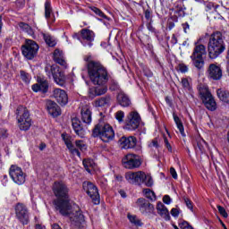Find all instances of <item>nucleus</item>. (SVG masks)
Masks as SVG:
<instances>
[{
    "label": "nucleus",
    "instance_id": "obj_32",
    "mask_svg": "<svg viewBox=\"0 0 229 229\" xmlns=\"http://www.w3.org/2000/svg\"><path fill=\"white\" fill-rule=\"evenodd\" d=\"M181 85L187 92H192V84L191 83L189 78H182Z\"/></svg>",
    "mask_w": 229,
    "mask_h": 229
},
{
    "label": "nucleus",
    "instance_id": "obj_9",
    "mask_svg": "<svg viewBox=\"0 0 229 229\" xmlns=\"http://www.w3.org/2000/svg\"><path fill=\"white\" fill-rule=\"evenodd\" d=\"M140 126V114L137 111H131L127 114L124 122L123 130L135 131Z\"/></svg>",
    "mask_w": 229,
    "mask_h": 229
},
{
    "label": "nucleus",
    "instance_id": "obj_30",
    "mask_svg": "<svg viewBox=\"0 0 229 229\" xmlns=\"http://www.w3.org/2000/svg\"><path fill=\"white\" fill-rule=\"evenodd\" d=\"M217 98L224 103H229V91L226 89H219L216 90Z\"/></svg>",
    "mask_w": 229,
    "mask_h": 229
},
{
    "label": "nucleus",
    "instance_id": "obj_22",
    "mask_svg": "<svg viewBox=\"0 0 229 229\" xmlns=\"http://www.w3.org/2000/svg\"><path fill=\"white\" fill-rule=\"evenodd\" d=\"M81 117L82 123H85L86 124H90V123H92V110L90 109V106H84L81 108Z\"/></svg>",
    "mask_w": 229,
    "mask_h": 229
},
{
    "label": "nucleus",
    "instance_id": "obj_11",
    "mask_svg": "<svg viewBox=\"0 0 229 229\" xmlns=\"http://www.w3.org/2000/svg\"><path fill=\"white\" fill-rule=\"evenodd\" d=\"M83 190L89 196L94 205H99L101 203V198L99 196V191L98 186L91 182H84L82 184Z\"/></svg>",
    "mask_w": 229,
    "mask_h": 229
},
{
    "label": "nucleus",
    "instance_id": "obj_48",
    "mask_svg": "<svg viewBox=\"0 0 229 229\" xmlns=\"http://www.w3.org/2000/svg\"><path fill=\"white\" fill-rule=\"evenodd\" d=\"M184 203H185L186 207L188 208H190V210L193 209L192 201L191 199H189V198H184Z\"/></svg>",
    "mask_w": 229,
    "mask_h": 229
},
{
    "label": "nucleus",
    "instance_id": "obj_52",
    "mask_svg": "<svg viewBox=\"0 0 229 229\" xmlns=\"http://www.w3.org/2000/svg\"><path fill=\"white\" fill-rule=\"evenodd\" d=\"M150 148H158V140L155 139L149 144Z\"/></svg>",
    "mask_w": 229,
    "mask_h": 229
},
{
    "label": "nucleus",
    "instance_id": "obj_38",
    "mask_svg": "<svg viewBox=\"0 0 229 229\" xmlns=\"http://www.w3.org/2000/svg\"><path fill=\"white\" fill-rule=\"evenodd\" d=\"M19 28H21L22 31H25V33H29V35H31V33H33V30L31 29V27L25 22H20Z\"/></svg>",
    "mask_w": 229,
    "mask_h": 229
},
{
    "label": "nucleus",
    "instance_id": "obj_60",
    "mask_svg": "<svg viewBox=\"0 0 229 229\" xmlns=\"http://www.w3.org/2000/svg\"><path fill=\"white\" fill-rule=\"evenodd\" d=\"M122 198H126V193L123 191H120Z\"/></svg>",
    "mask_w": 229,
    "mask_h": 229
},
{
    "label": "nucleus",
    "instance_id": "obj_62",
    "mask_svg": "<svg viewBox=\"0 0 229 229\" xmlns=\"http://www.w3.org/2000/svg\"><path fill=\"white\" fill-rule=\"evenodd\" d=\"M64 143H65L66 146H67V144L71 143V141L69 140V139H64Z\"/></svg>",
    "mask_w": 229,
    "mask_h": 229
},
{
    "label": "nucleus",
    "instance_id": "obj_16",
    "mask_svg": "<svg viewBox=\"0 0 229 229\" xmlns=\"http://www.w3.org/2000/svg\"><path fill=\"white\" fill-rule=\"evenodd\" d=\"M53 97L55 98V101L61 105V106H65L69 103V96L65 90L56 88L53 91Z\"/></svg>",
    "mask_w": 229,
    "mask_h": 229
},
{
    "label": "nucleus",
    "instance_id": "obj_37",
    "mask_svg": "<svg viewBox=\"0 0 229 229\" xmlns=\"http://www.w3.org/2000/svg\"><path fill=\"white\" fill-rule=\"evenodd\" d=\"M52 12H53V9L51 8V2L47 1L45 3V17H46V19H49V17H51Z\"/></svg>",
    "mask_w": 229,
    "mask_h": 229
},
{
    "label": "nucleus",
    "instance_id": "obj_34",
    "mask_svg": "<svg viewBox=\"0 0 229 229\" xmlns=\"http://www.w3.org/2000/svg\"><path fill=\"white\" fill-rule=\"evenodd\" d=\"M66 147L68 148L70 153L73 155V157H79V158L81 157V153H80V150H78V148H74L72 142L67 143Z\"/></svg>",
    "mask_w": 229,
    "mask_h": 229
},
{
    "label": "nucleus",
    "instance_id": "obj_13",
    "mask_svg": "<svg viewBox=\"0 0 229 229\" xmlns=\"http://www.w3.org/2000/svg\"><path fill=\"white\" fill-rule=\"evenodd\" d=\"M9 175L17 185H22L26 182V174L22 172V168L15 165H11Z\"/></svg>",
    "mask_w": 229,
    "mask_h": 229
},
{
    "label": "nucleus",
    "instance_id": "obj_50",
    "mask_svg": "<svg viewBox=\"0 0 229 229\" xmlns=\"http://www.w3.org/2000/svg\"><path fill=\"white\" fill-rule=\"evenodd\" d=\"M180 228L181 229H193L191 227V225H190L187 222H182L180 225H179Z\"/></svg>",
    "mask_w": 229,
    "mask_h": 229
},
{
    "label": "nucleus",
    "instance_id": "obj_20",
    "mask_svg": "<svg viewBox=\"0 0 229 229\" xmlns=\"http://www.w3.org/2000/svg\"><path fill=\"white\" fill-rule=\"evenodd\" d=\"M31 89L33 92H43V94H46L49 90V83H47V81L39 78L38 79V83L33 84Z\"/></svg>",
    "mask_w": 229,
    "mask_h": 229
},
{
    "label": "nucleus",
    "instance_id": "obj_54",
    "mask_svg": "<svg viewBox=\"0 0 229 229\" xmlns=\"http://www.w3.org/2000/svg\"><path fill=\"white\" fill-rule=\"evenodd\" d=\"M182 26L184 33H187V30H190L189 23L188 22L182 23Z\"/></svg>",
    "mask_w": 229,
    "mask_h": 229
},
{
    "label": "nucleus",
    "instance_id": "obj_36",
    "mask_svg": "<svg viewBox=\"0 0 229 229\" xmlns=\"http://www.w3.org/2000/svg\"><path fill=\"white\" fill-rule=\"evenodd\" d=\"M89 10L91 12H93L96 15H98V17H101L102 19H108V16H106L105 13H103V12L96 6H90Z\"/></svg>",
    "mask_w": 229,
    "mask_h": 229
},
{
    "label": "nucleus",
    "instance_id": "obj_45",
    "mask_svg": "<svg viewBox=\"0 0 229 229\" xmlns=\"http://www.w3.org/2000/svg\"><path fill=\"white\" fill-rule=\"evenodd\" d=\"M177 71H180V72L185 74V72H189V66H187L185 64H179L177 66Z\"/></svg>",
    "mask_w": 229,
    "mask_h": 229
},
{
    "label": "nucleus",
    "instance_id": "obj_58",
    "mask_svg": "<svg viewBox=\"0 0 229 229\" xmlns=\"http://www.w3.org/2000/svg\"><path fill=\"white\" fill-rule=\"evenodd\" d=\"M145 17H146V19H149L150 13H149L148 11H146V12H145Z\"/></svg>",
    "mask_w": 229,
    "mask_h": 229
},
{
    "label": "nucleus",
    "instance_id": "obj_5",
    "mask_svg": "<svg viewBox=\"0 0 229 229\" xmlns=\"http://www.w3.org/2000/svg\"><path fill=\"white\" fill-rule=\"evenodd\" d=\"M16 119L18 123V127L21 131H28L31 125L33 124V121L31 120V116L30 115V111L26 106H19L16 109Z\"/></svg>",
    "mask_w": 229,
    "mask_h": 229
},
{
    "label": "nucleus",
    "instance_id": "obj_17",
    "mask_svg": "<svg viewBox=\"0 0 229 229\" xmlns=\"http://www.w3.org/2000/svg\"><path fill=\"white\" fill-rule=\"evenodd\" d=\"M208 76L211 80H221V78H223V70L221 69V65H217L216 64H209L208 68Z\"/></svg>",
    "mask_w": 229,
    "mask_h": 229
},
{
    "label": "nucleus",
    "instance_id": "obj_42",
    "mask_svg": "<svg viewBox=\"0 0 229 229\" xmlns=\"http://www.w3.org/2000/svg\"><path fill=\"white\" fill-rule=\"evenodd\" d=\"M114 117L116 119V121H118V123L121 124L123 123H124V111H117L115 114H114Z\"/></svg>",
    "mask_w": 229,
    "mask_h": 229
},
{
    "label": "nucleus",
    "instance_id": "obj_40",
    "mask_svg": "<svg viewBox=\"0 0 229 229\" xmlns=\"http://www.w3.org/2000/svg\"><path fill=\"white\" fill-rule=\"evenodd\" d=\"M143 193L145 194L146 198L151 200L157 199V196L155 195V191H151L150 189H144Z\"/></svg>",
    "mask_w": 229,
    "mask_h": 229
},
{
    "label": "nucleus",
    "instance_id": "obj_49",
    "mask_svg": "<svg viewBox=\"0 0 229 229\" xmlns=\"http://www.w3.org/2000/svg\"><path fill=\"white\" fill-rule=\"evenodd\" d=\"M170 174L174 180H178V174L176 173V169H174V167L170 168Z\"/></svg>",
    "mask_w": 229,
    "mask_h": 229
},
{
    "label": "nucleus",
    "instance_id": "obj_44",
    "mask_svg": "<svg viewBox=\"0 0 229 229\" xmlns=\"http://www.w3.org/2000/svg\"><path fill=\"white\" fill-rule=\"evenodd\" d=\"M128 219L132 225H135L136 226H140V220L137 218L135 216L128 215Z\"/></svg>",
    "mask_w": 229,
    "mask_h": 229
},
{
    "label": "nucleus",
    "instance_id": "obj_10",
    "mask_svg": "<svg viewBox=\"0 0 229 229\" xmlns=\"http://www.w3.org/2000/svg\"><path fill=\"white\" fill-rule=\"evenodd\" d=\"M21 53L27 60H33L38 53V45L31 39H26L25 45L21 47Z\"/></svg>",
    "mask_w": 229,
    "mask_h": 229
},
{
    "label": "nucleus",
    "instance_id": "obj_64",
    "mask_svg": "<svg viewBox=\"0 0 229 229\" xmlns=\"http://www.w3.org/2000/svg\"><path fill=\"white\" fill-rule=\"evenodd\" d=\"M222 226H223L224 229H227L226 225H225V223H222Z\"/></svg>",
    "mask_w": 229,
    "mask_h": 229
},
{
    "label": "nucleus",
    "instance_id": "obj_35",
    "mask_svg": "<svg viewBox=\"0 0 229 229\" xmlns=\"http://www.w3.org/2000/svg\"><path fill=\"white\" fill-rule=\"evenodd\" d=\"M83 166L88 173L92 171V167H94V160L92 159H84L82 161Z\"/></svg>",
    "mask_w": 229,
    "mask_h": 229
},
{
    "label": "nucleus",
    "instance_id": "obj_18",
    "mask_svg": "<svg viewBox=\"0 0 229 229\" xmlns=\"http://www.w3.org/2000/svg\"><path fill=\"white\" fill-rule=\"evenodd\" d=\"M119 144L122 149H133L137 146V138L134 136H123L119 140Z\"/></svg>",
    "mask_w": 229,
    "mask_h": 229
},
{
    "label": "nucleus",
    "instance_id": "obj_23",
    "mask_svg": "<svg viewBox=\"0 0 229 229\" xmlns=\"http://www.w3.org/2000/svg\"><path fill=\"white\" fill-rule=\"evenodd\" d=\"M72 126L79 137L83 139L85 137V130H83V127H81V122L78 118H72Z\"/></svg>",
    "mask_w": 229,
    "mask_h": 229
},
{
    "label": "nucleus",
    "instance_id": "obj_8",
    "mask_svg": "<svg viewBox=\"0 0 229 229\" xmlns=\"http://www.w3.org/2000/svg\"><path fill=\"white\" fill-rule=\"evenodd\" d=\"M14 214L16 219L21 225H28L30 223V209L24 203L18 202L14 206Z\"/></svg>",
    "mask_w": 229,
    "mask_h": 229
},
{
    "label": "nucleus",
    "instance_id": "obj_33",
    "mask_svg": "<svg viewBox=\"0 0 229 229\" xmlns=\"http://www.w3.org/2000/svg\"><path fill=\"white\" fill-rule=\"evenodd\" d=\"M43 38L47 46L49 47H55L56 46V41L55 40V38L49 34L43 33Z\"/></svg>",
    "mask_w": 229,
    "mask_h": 229
},
{
    "label": "nucleus",
    "instance_id": "obj_15",
    "mask_svg": "<svg viewBox=\"0 0 229 229\" xmlns=\"http://www.w3.org/2000/svg\"><path fill=\"white\" fill-rule=\"evenodd\" d=\"M144 178H146V173L142 171L127 172L125 174V180H127L129 183H135L136 185H140V183L144 182Z\"/></svg>",
    "mask_w": 229,
    "mask_h": 229
},
{
    "label": "nucleus",
    "instance_id": "obj_41",
    "mask_svg": "<svg viewBox=\"0 0 229 229\" xmlns=\"http://www.w3.org/2000/svg\"><path fill=\"white\" fill-rule=\"evenodd\" d=\"M141 183H145L147 187H153V177L145 174V177H143Z\"/></svg>",
    "mask_w": 229,
    "mask_h": 229
},
{
    "label": "nucleus",
    "instance_id": "obj_47",
    "mask_svg": "<svg viewBox=\"0 0 229 229\" xmlns=\"http://www.w3.org/2000/svg\"><path fill=\"white\" fill-rule=\"evenodd\" d=\"M164 142L169 153H173V147L171 146V143H169V140H167V137H164Z\"/></svg>",
    "mask_w": 229,
    "mask_h": 229
},
{
    "label": "nucleus",
    "instance_id": "obj_29",
    "mask_svg": "<svg viewBox=\"0 0 229 229\" xmlns=\"http://www.w3.org/2000/svg\"><path fill=\"white\" fill-rule=\"evenodd\" d=\"M198 90L201 99L212 95L208 90V87L205 84H199L198 86Z\"/></svg>",
    "mask_w": 229,
    "mask_h": 229
},
{
    "label": "nucleus",
    "instance_id": "obj_27",
    "mask_svg": "<svg viewBox=\"0 0 229 229\" xmlns=\"http://www.w3.org/2000/svg\"><path fill=\"white\" fill-rule=\"evenodd\" d=\"M157 214H159V216H161V217L165 219V221H169V219L171 217L169 216V210H167V208H165L164 203L158 202L157 205Z\"/></svg>",
    "mask_w": 229,
    "mask_h": 229
},
{
    "label": "nucleus",
    "instance_id": "obj_31",
    "mask_svg": "<svg viewBox=\"0 0 229 229\" xmlns=\"http://www.w3.org/2000/svg\"><path fill=\"white\" fill-rule=\"evenodd\" d=\"M174 121L182 137H185V129L183 128V123H182V120L178 115L174 114Z\"/></svg>",
    "mask_w": 229,
    "mask_h": 229
},
{
    "label": "nucleus",
    "instance_id": "obj_7",
    "mask_svg": "<svg viewBox=\"0 0 229 229\" xmlns=\"http://www.w3.org/2000/svg\"><path fill=\"white\" fill-rule=\"evenodd\" d=\"M46 74L48 78H53L54 81L60 87L65 85V74L60 71V67L56 64L47 65L45 68Z\"/></svg>",
    "mask_w": 229,
    "mask_h": 229
},
{
    "label": "nucleus",
    "instance_id": "obj_46",
    "mask_svg": "<svg viewBox=\"0 0 229 229\" xmlns=\"http://www.w3.org/2000/svg\"><path fill=\"white\" fill-rule=\"evenodd\" d=\"M217 210L219 212V214L222 216V217H228V213H226V209H225V208H223V206H217Z\"/></svg>",
    "mask_w": 229,
    "mask_h": 229
},
{
    "label": "nucleus",
    "instance_id": "obj_3",
    "mask_svg": "<svg viewBox=\"0 0 229 229\" xmlns=\"http://www.w3.org/2000/svg\"><path fill=\"white\" fill-rule=\"evenodd\" d=\"M225 49L226 45L225 44V38L223 37V33L220 31L212 33L209 37L208 44L209 58H211V60H215V58H217V56L223 55Z\"/></svg>",
    "mask_w": 229,
    "mask_h": 229
},
{
    "label": "nucleus",
    "instance_id": "obj_14",
    "mask_svg": "<svg viewBox=\"0 0 229 229\" xmlns=\"http://www.w3.org/2000/svg\"><path fill=\"white\" fill-rule=\"evenodd\" d=\"M122 164L125 169H137L142 165L140 157L135 154H127L123 159Z\"/></svg>",
    "mask_w": 229,
    "mask_h": 229
},
{
    "label": "nucleus",
    "instance_id": "obj_56",
    "mask_svg": "<svg viewBox=\"0 0 229 229\" xmlns=\"http://www.w3.org/2000/svg\"><path fill=\"white\" fill-rule=\"evenodd\" d=\"M39 149L40 151H44V149H46V143H40Z\"/></svg>",
    "mask_w": 229,
    "mask_h": 229
},
{
    "label": "nucleus",
    "instance_id": "obj_26",
    "mask_svg": "<svg viewBox=\"0 0 229 229\" xmlns=\"http://www.w3.org/2000/svg\"><path fill=\"white\" fill-rule=\"evenodd\" d=\"M112 96L106 95L95 100V106H110L112 105Z\"/></svg>",
    "mask_w": 229,
    "mask_h": 229
},
{
    "label": "nucleus",
    "instance_id": "obj_24",
    "mask_svg": "<svg viewBox=\"0 0 229 229\" xmlns=\"http://www.w3.org/2000/svg\"><path fill=\"white\" fill-rule=\"evenodd\" d=\"M202 103L205 105L206 108L211 112H214V110H216L217 108V104L216 103V99H214L212 95L204 98L202 99Z\"/></svg>",
    "mask_w": 229,
    "mask_h": 229
},
{
    "label": "nucleus",
    "instance_id": "obj_1",
    "mask_svg": "<svg viewBox=\"0 0 229 229\" xmlns=\"http://www.w3.org/2000/svg\"><path fill=\"white\" fill-rule=\"evenodd\" d=\"M53 192L57 198L54 203L55 209L58 210L61 216H67L70 217V221L76 228H85L87 224L85 223V216L80 208L77 206H71L69 202V188L66 183L62 182H55L53 185Z\"/></svg>",
    "mask_w": 229,
    "mask_h": 229
},
{
    "label": "nucleus",
    "instance_id": "obj_61",
    "mask_svg": "<svg viewBox=\"0 0 229 229\" xmlns=\"http://www.w3.org/2000/svg\"><path fill=\"white\" fill-rule=\"evenodd\" d=\"M3 17L0 16V33H1V29L3 28V21H2Z\"/></svg>",
    "mask_w": 229,
    "mask_h": 229
},
{
    "label": "nucleus",
    "instance_id": "obj_57",
    "mask_svg": "<svg viewBox=\"0 0 229 229\" xmlns=\"http://www.w3.org/2000/svg\"><path fill=\"white\" fill-rule=\"evenodd\" d=\"M36 229H46V226L40 225H36Z\"/></svg>",
    "mask_w": 229,
    "mask_h": 229
},
{
    "label": "nucleus",
    "instance_id": "obj_2",
    "mask_svg": "<svg viewBox=\"0 0 229 229\" xmlns=\"http://www.w3.org/2000/svg\"><path fill=\"white\" fill-rule=\"evenodd\" d=\"M84 62H86L89 80H91L93 85H98L95 89H89V98L105 95L106 92H108V87L106 86L110 78L108 76V71L101 64V62L95 61L94 57L90 55L84 56Z\"/></svg>",
    "mask_w": 229,
    "mask_h": 229
},
{
    "label": "nucleus",
    "instance_id": "obj_25",
    "mask_svg": "<svg viewBox=\"0 0 229 229\" xmlns=\"http://www.w3.org/2000/svg\"><path fill=\"white\" fill-rule=\"evenodd\" d=\"M54 62L59 64L63 67H67V62H65V57L64 56V52L60 49H55L54 51Z\"/></svg>",
    "mask_w": 229,
    "mask_h": 229
},
{
    "label": "nucleus",
    "instance_id": "obj_63",
    "mask_svg": "<svg viewBox=\"0 0 229 229\" xmlns=\"http://www.w3.org/2000/svg\"><path fill=\"white\" fill-rule=\"evenodd\" d=\"M148 28L149 31H155V28H153L151 26H148Z\"/></svg>",
    "mask_w": 229,
    "mask_h": 229
},
{
    "label": "nucleus",
    "instance_id": "obj_43",
    "mask_svg": "<svg viewBox=\"0 0 229 229\" xmlns=\"http://www.w3.org/2000/svg\"><path fill=\"white\" fill-rule=\"evenodd\" d=\"M76 148H79L81 151H87V144L85 141L79 140L75 141Z\"/></svg>",
    "mask_w": 229,
    "mask_h": 229
},
{
    "label": "nucleus",
    "instance_id": "obj_53",
    "mask_svg": "<svg viewBox=\"0 0 229 229\" xmlns=\"http://www.w3.org/2000/svg\"><path fill=\"white\" fill-rule=\"evenodd\" d=\"M163 201L164 203H165L166 205H169V203H171V197H169V195H165L163 197Z\"/></svg>",
    "mask_w": 229,
    "mask_h": 229
},
{
    "label": "nucleus",
    "instance_id": "obj_21",
    "mask_svg": "<svg viewBox=\"0 0 229 229\" xmlns=\"http://www.w3.org/2000/svg\"><path fill=\"white\" fill-rule=\"evenodd\" d=\"M47 110L52 117H58V115L62 114L60 106H58L57 103L53 100H48L47 102Z\"/></svg>",
    "mask_w": 229,
    "mask_h": 229
},
{
    "label": "nucleus",
    "instance_id": "obj_55",
    "mask_svg": "<svg viewBox=\"0 0 229 229\" xmlns=\"http://www.w3.org/2000/svg\"><path fill=\"white\" fill-rule=\"evenodd\" d=\"M116 89H119V85L117 82H113V85L110 87L111 90H116Z\"/></svg>",
    "mask_w": 229,
    "mask_h": 229
},
{
    "label": "nucleus",
    "instance_id": "obj_19",
    "mask_svg": "<svg viewBox=\"0 0 229 229\" xmlns=\"http://www.w3.org/2000/svg\"><path fill=\"white\" fill-rule=\"evenodd\" d=\"M137 205L140 207V212L146 216H149V214H153V212H155V206L148 202L145 199H138Z\"/></svg>",
    "mask_w": 229,
    "mask_h": 229
},
{
    "label": "nucleus",
    "instance_id": "obj_6",
    "mask_svg": "<svg viewBox=\"0 0 229 229\" xmlns=\"http://www.w3.org/2000/svg\"><path fill=\"white\" fill-rule=\"evenodd\" d=\"M204 55H207V47L203 44L196 43L191 55V60L196 69L201 70L205 67Z\"/></svg>",
    "mask_w": 229,
    "mask_h": 229
},
{
    "label": "nucleus",
    "instance_id": "obj_51",
    "mask_svg": "<svg viewBox=\"0 0 229 229\" xmlns=\"http://www.w3.org/2000/svg\"><path fill=\"white\" fill-rule=\"evenodd\" d=\"M171 214L174 217H178V216L180 215V211L178 210V208H172Z\"/></svg>",
    "mask_w": 229,
    "mask_h": 229
},
{
    "label": "nucleus",
    "instance_id": "obj_59",
    "mask_svg": "<svg viewBox=\"0 0 229 229\" xmlns=\"http://www.w3.org/2000/svg\"><path fill=\"white\" fill-rule=\"evenodd\" d=\"M174 28V22H169V30H173Z\"/></svg>",
    "mask_w": 229,
    "mask_h": 229
},
{
    "label": "nucleus",
    "instance_id": "obj_12",
    "mask_svg": "<svg viewBox=\"0 0 229 229\" xmlns=\"http://www.w3.org/2000/svg\"><path fill=\"white\" fill-rule=\"evenodd\" d=\"M73 38H78L84 47H92L94 46L93 42L96 38V33L91 30L82 29L81 30V36L78 37V34H74Z\"/></svg>",
    "mask_w": 229,
    "mask_h": 229
},
{
    "label": "nucleus",
    "instance_id": "obj_4",
    "mask_svg": "<svg viewBox=\"0 0 229 229\" xmlns=\"http://www.w3.org/2000/svg\"><path fill=\"white\" fill-rule=\"evenodd\" d=\"M92 135L93 137H99L103 142H110L114 140L115 132L110 124L99 123L93 129Z\"/></svg>",
    "mask_w": 229,
    "mask_h": 229
},
{
    "label": "nucleus",
    "instance_id": "obj_39",
    "mask_svg": "<svg viewBox=\"0 0 229 229\" xmlns=\"http://www.w3.org/2000/svg\"><path fill=\"white\" fill-rule=\"evenodd\" d=\"M20 74H21V80H22L24 83H26L27 85L30 83V81H31V75H30V73L24 71H21Z\"/></svg>",
    "mask_w": 229,
    "mask_h": 229
},
{
    "label": "nucleus",
    "instance_id": "obj_28",
    "mask_svg": "<svg viewBox=\"0 0 229 229\" xmlns=\"http://www.w3.org/2000/svg\"><path fill=\"white\" fill-rule=\"evenodd\" d=\"M117 101L119 105L123 107L130 106V105H131V100H130V98H128L124 93L118 94Z\"/></svg>",
    "mask_w": 229,
    "mask_h": 229
}]
</instances>
